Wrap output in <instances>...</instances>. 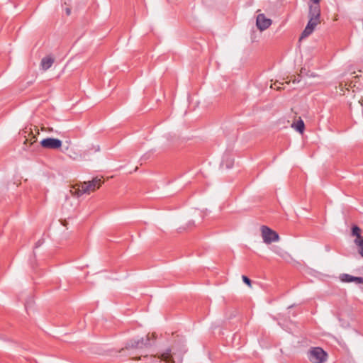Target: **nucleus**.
<instances>
[{
  "instance_id": "obj_1",
  "label": "nucleus",
  "mask_w": 363,
  "mask_h": 363,
  "mask_svg": "<svg viewBox=\"0 0 363 363\" xmlns=\"http://www.w3.org/2000/svg\"><path fill=\"white\" fill-rule=\"evenodd\" d=\"M349 101V108L352 114L359 121L363 120V92L354 91Z\"/></svg>"
},
{
  "instance_id": "obj_2",
  "label": "nucleus",
  "mask_w": 363,
  "mask_h": 363,
  "mask_svg": "<svg viewBox=\"0 0 363 363\" xmlns=\"http://www.w3.org/2000/svg\"><path fill=\"white\" fill-rule=\"evenodd\" d=\"M308 360L311 363H324L328 359V354L321 347H314L307 352Z\"/></svg>"
},
{
  "instance_id": "obj_3",
  "label": "nucleus",
  "mask_w": 363,
  "mask_h": 363,
  "mask_svg": "<svg viewBox=\"0 0 363 363\" xmlns=\"http://www.w3.org/2000/svg\"><path fill=\"white\" fill-rule=\"evenodd\" d=\"M259 230L261 238L264 244L269 245L272 242H277L279 241L280 237L279 234L268 226L262 225Z\"/></svg>"
},
{
  "instance_id": "obj_4",
  "label": "nucleus",
  "mask_w": 363,
  "mask_h": 363,
  "mask_svg": "<svg viewBox=\"0 0 363 363\" xmlns=\"http://www.w3.org/2000/svg\"><path fill=\"white\" fill-rule=\"evenodd\" d=\"M311 4H309L308 9V18L309 19L320 21V0H310Z\"/></svg>"
},
{
  "instance_id": "obj_5",
  "label": "nucleus",
  "mask_w": 363,
  "mask_h": 363,
  "mask_svg": "<svg viewBox=\"0 0 363 363\" xmlns=\"http://www.w3.org/2000/svg\"><path fill=\"white\" fill-rule=\"evenodd\" d=\"M103 183L102 179L99 177H95L91 181L82 182L87 194L99 189Z\"/></svg>"
},
{
  "instance_id": "obj_6",
  "label": "nucleus",
  "mask_w": 363,
  "mask_h": 363,
  "mask_svg": "<svg viewBox=\"0 0 363 363\" xmlns=\"http://www.w3.org/2000/svg\"><path fill=\"white\" fill-rule=\"evenodd\" d=\"M40 145L44 148L56 150L62 147V142L57 138H48L42 140Z\"/></svg>"
},
{
  "instance_id": "obj_7",
  "label": "nucleus",
  "mask_w": 363,
  "mask_h": 363,
  "mask_svg": "<svg viewBox=\"0 0 363 363\" xmlns=\"http://www.w3.org/2000/svg\"><path fill=\"white\" fill-rule=\"evenodd\" d=\"M272 23V21L268 18L263 13H259L256 18V26L260 31L265 30Z\"/></svg>"
},
{
  "instance_id": "obj_8",
  "label": "nucleus",
  "mask_w": 363,
  "mask_h": 363,
  "mask_svg": "<svg viewBox=\"0 0 363 363\" xmlns=\"http://www.w3.org/2000/svg\"><path fill=\"white\" fill-rule=\"evenodd\" d=\"M150 338L156 339L155 333H152L151 335L148 334L146 337V340L141 338L140 340L135 341L131 344L130 347L133 348H142L143 347H149L150 346V344L148 342V341L150 340Z\"/></svg>"
},
{
  "instance_id": "obj_9",
  "label": "nucleus",
  "mask_w": 363,
  "mask_h": 363,
  "mask_svg": "<svg viewBox=\"0 0 363 363\" xmlns=\"http://www.w3.org/2000/svg\"><path fill=\"white\" fill-rule=\"evenodd\" d=\"M69 194L74 197L79 198L83 194H86V192L85 191L82 182H81L79 184L72 185L70 186Z\"/></svg>"
},
{
  "instance_id": "obj_10",
  "label": "nucleus",
  "mask_w": 363,
  "mask_h": 363,
  "mask_svg": "<svg viewBox=\"0 0 363 363\" xmlns=\"http://www.w3.org/2000/svg\"><path fill=\"white\" fill-rule=\"evenodd\" d=\"M320 23V21L309 19L307 26H306L305 29L303 30L301 34V39L306 38L309 35H311L314 30L315 26L318 25Z\"/></svg>"
},
{
  "instance_id": "obj_11",
  "label": "nucleus",
  "mask_w": 363,
  "mask_h": 363,
  "mask_svg": "<svg viewBox=\"0 0 363 363\" xmlns=\"http://www.w3.org/2000/svg\"><path fill=\"white\" fill-rule=\"evenodd\" d=\"M339 278L342 282H354L357 284H363V279L362 277H354L348 274H342Z\"/></svg>"
},
{
  "instance_id": "obj_12",
  "label": "nucleus",
  "mask_w": 363,
  "mask_h": 363,
  "mask_svg": "<svg viewBox=\"0 0 363 363\" xmlns=\"http://www.w3.org/2000/svg\"><path fill=\"white\" fill-rule=\"evenodd\" d=\"M54 61L55 60L52 57L46 56L42 59L40 66L43 70H47L50 67H51V66L54 63Z\"/></svg>"
},
{
  "instance_id": "obj_13",
  "label": "nucleus",
  "mask_w": 363,
  "mask_h": 363,
  "mask_svg": "<svg viewBox=\"0 0 363 363\" xmlns=\"http://www.w3.org/2000/svg\"><path fill=\"white\" fill-rule=\"evenodd\" d=\"M157 358L162 361L166 362L167 363H173L174 362L170 350H167L165 352L159 354L157 356Z\"/></svg>"
},
{
  "instance_id": "obj_14",
  "label": "nucleus",
  "mask_w": 363,
  "mask_h": 363,
  "mask_svg": "<svg viewBox=\"0 0 363 363\" xmlns=\"http://www.w3.org/2000/svg\"><path fill=\"white\" fill-rule=\"evenodd\" d=\"M291 127L301 134L303 133L305 129L304 123L301 118H299V120L297 122L293 123Z\"/></svg>"
},
{
  "instance_id": "obj_15",
  "label": "nucleus",
  "mask_w": 363,
  "mask_h": 363,
  "mask_svg": "<svg viewBox=\"0 0 363 363\" xmlns=\"http://www.w3.org/2000/svg\"><path fill=\"white\" fill-rule=\"evenodd\" d=\"M352 235L355 237L360 236L361 229L357 225L353 226L352 228Z\"/></svg>"
},
{
  "instance_id": "obj_16",
  "label": "nucleus",
  "mask_w": 363,
  "mask_h": 363,
  "mask_svg": "<svg viewBox=\"0 0 363 363\" xmlns=\"http://www.w3.org/2000/svg\"><path fill=\"white\" fill-rule=\"evenodd\" d=\"M39 134V130H37V132H36V135H33V133H31L32 135V137L30 138H27L26 140V142H30V144H33L34 143H35L37 141V135Z\"/></svg>"
},
{
  "instance_id": "obj_17",
  "label": "nucleus",
  "mask_w": 363,
  "mask_h": 363,
  "mask_svg": "<svg viewBox=\"0 0 363 363\" xmlns=\"http://www.w3.org/2000/svg\"><path fill=\"white\" fill-rule=\"evenodd\" d=\"M354 242L357 246L359 247L361 245L363 244V237H362L361 235L356 237Z\"/></svg>"
},
{
  "instance_id": "obj_18",
  "label": "nucleus",
  "mask_w": 363,
  "mask_h": 363,
  "mask_svg": "<svg viewBox=\"0 0 363 363\" xmlns=\"http://www.w3.org/2000/svg\"><path fill=\"white\" fill-rule=\"evenodd\" d=\"M242 279L244 281V283H245L249 287H252L251 281L247 277L243 275L242 277Z\"/></svg>"
},
{
  "instance_id": "obj_19",
  "label": "nucleus",
  "mask_w": 363,
  "mask_h": 363,
  "mask_svg": "<svg viewBox=\"0 0 363 363\" xmlns=\"http://www.w3.org/2000/svg\"><path fill=\"white\" fill-rule=\"evenodd\" d=\"M281 84H282L280 82H276L273 84L271 85V88L274 89L279 90L281 89V86H280Z\"/></svg>"
},
{
  "instance_id": "obj_20",
  "label": "nucleus",
  "mask_w": 363,
  "mask_h": 363,
  "mask_svg": "<svg viewBox=\"0 0 363 363\" xmlns=\"http://www.w3.org/2000/svg\"><path fill=\"white\" fill-rule=\"evenodd\" d=\"M233 160L228 159L227 164H226V167L227 168H230L233 166Z\"/></svg>"
},
{
  "instance_id": "obj_21",
  "label": "nucleus",
  "mask_w": 363,
  "mask_h": 363,
  "mask_svg": "<svg viewBox=\"0 0 363 363\" xmlns=\"http://www.w3.org/2000/svg\"><path fill=\"white\" fill-rule=\"evenodd\" d=\"M307 76L310 78H315V77H318V75L316 74V73H314V72H308L307 74Z\"/></svg>"
},
{
  "instance_id": "obj_22",
  "label": "nucleus",
  "mask_w": 363,
  "mask_h": 363,
  "mask_svg": "<svg viewBox=\"0 0 363 363\" xmlns=\"http://www.w3.org/2000/svg\"><path fill=\"white\" fill-rule=\"evenodd\" d=\"M41 130L43 131H48V132H52L53 131V128H45V127H42L41 128Z\"/></svg>"
},
{
  "instance_id": "obj_23",
  "label": "nucleus",
  "mask_w": 363,
  "mask_h": 363,
  "mask_svg": "<svg viewBox=\"0 0 363 363\" xmlns=\"http://www.w3.org/2000/svg\"><path fill=\"white\" fill-rule=\"evenodd\" d=\"M359 252L361 255L362 257H363V244L361 245L359 247Z\"/></svg>"
},
{
  "instance_id": "obj_24",
  "label": "nucleus",
  "mask_w": 363,
  "mask_h": 363,
  "mask_svg": "<svg viewBox=\"0 0 363 363\" xmlns=\"http://www.w3.org/2000/svg\"><path fill=\"white\" fill-rule=\"evenodd\" d=\"M161 361L162 360H154V362H152V363H161Z\"/></svg>"
},
{
  "instance_id": "obj_25",
  "label": "nucleus",
  "mask_w": 363,
  "mask_h": 363,
  "mask_svg": "<svg viewBox=\"0 0 363 363\" xmlns=\"http://www.w3.org/2000/svg\"><path fill=\"white\" fill-rule=\"evenodd\" d=\"M67 13L69 15L70 13V10L69 9H67Z\"/></svg>"
}]
</instances>
